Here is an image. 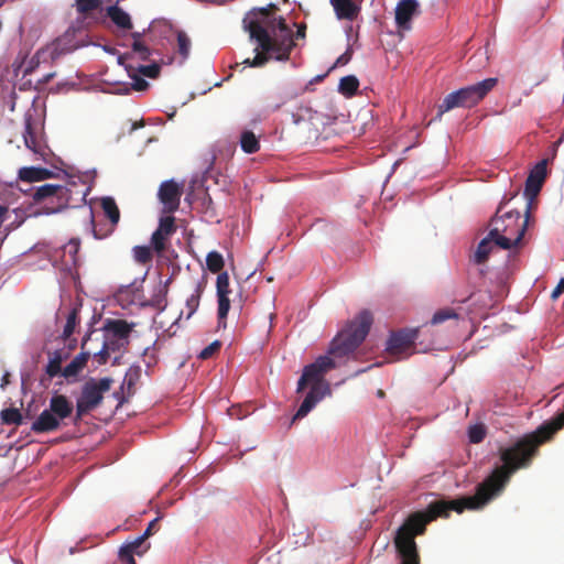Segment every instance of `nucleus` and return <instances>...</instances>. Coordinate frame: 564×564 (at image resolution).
Here are the masks:
<instances>
[{
    "instance_id": "27",
    "label": "nucleus",
    "mask_w": 564,
    "mask_h": 564,
    "mask_svg": "<svg viewBox=\"0 0 564 564\" xmlns=\"http://www.w3.org/2000/svg\"><path fill=\"white\" fill-rule=\"evenodd\" d=\"M172 281V278L167 279L164 283H160L155 293L152 295L150 305L159 311H164L167 305V293L169 285Z\"/></svg>"
},
{
    "instance_id": "33",
    "label": "nucleus",
    "mask_w": 564,
    "mask_h": 564,
    "mask_svg": "<svg viewBox=\"0 0 564 564\" xmlns=\"http://www.w3.org/2000/svg\"><path fill=\"white\" fill-rule=\"evenodd\" d=\"M207 269L213 273H220L225 262L223 256L218 251H210L206 257Z\"/></svg>"
},
{
    "instance_id": "39",
    "label": "nucleus",
    "mask_w": 564,
    "mask_h": 564,
    "mask_svg": "<svg viewBox=\"0 0 564 564\" xmlns=\"http://www.w3.org/2000/svg\"><path fill=\"white\" fill-rule=\"evenodd\" d=\"M101 6V0H76V8L80 14H88Z\"/></svg>"
},
{
    "instance_id": "20",
    "label": "nucleus",
    "mask_w": 564,
    "mask_h": 564,
    "mask_svg": "<svg viewBox=\"0 0 564 564\" xmlns=\"http://www.w3.org/2000/svg\"><path fill=\"white\" fill-rule=\"evenodd\" d=\"M321 386L313 384L310 392L306 394L302 404L297 409L296 413L293 416V421L303 419L306 416L310 411L316 405V403L322 400L323 394L319 393Z\"/></svg>"
},
{
    "instance_id": "31",
    "label": "nucleus",
    "mask_w": 564,
    "mask_h": 564,
    "mask_svg": "<svg viewBox=\"0 0 564 564\" xmlns=\"http://www.w3.org/2000/svg\"><path fill=\"white\" fill-rule=\"evenodd\" d=\"M459 318V314L456 312V310L452 307H444L436 311L431 319L432 325H438L442 324L448 319H455L457 321Z\"/></svg>"
},
{
    "instance_id": "40",
    "label": "nucleus",
    "mask_w": 564,
    "mask_h": 564,
    "mask_svg": "<svg viewBox=\"0 0 564 564\" xmlns=\"http://www.w3.org/2000/svg\"><path fill=\"white\" fill-rule=\"evenodd\" d=\"M147 539L148 538H145L142 534V535L135 538L133 541L123 544L122 546L123 547H129L131 550V552L137 554V555H142L149 549V546H150L148 544L147 546L143 547Z\"/></svg>"
},
{
    "instance_id": "34",
    "label": "nucleus",
    "mask_w": 564,
    "mask_h": 564,
    "mask_svg": "<svg viewBox=\"0 0 564 564\" xmlns=\"http://www.w3.org/2000/svg\"><path fill=\"white\" fill-rule=\"evenodd\" d=\"M1 421L3 424L20 425L23 421L21 412L17 408L3 409L0 413Z\"/></svg>"
},
{
    "instance_id": "23",
    "label": "nucleus",
    "mask_w": 564,
    "mask_h": 564,
    "mask_svg": "<svg viewBox=\"0 0 564 564\" xmlns=\"http://www.w3.org/2000/svg\"><path fill=\"white\" fill-rule=\"evenodd\" d=\"M52 175V171L45 167L25 166L19 170V178L29 183L44 181Z\"/></svg>"
},
{
    "instance_id": "35",
    "label": "nucleus",
    "mask_w": 564,
    "mask_h": 564,
    "mask_svg": "<svg viewBox=\"0 0 564 564\" xmlns=\"http://www.w3.org/2000/svg\"><path fill=\"white\" fill-rule=\"evenodd\" d=\"M218 299V326L226 327V318L230 308V301L228 295H217Z\"/></svg>"
},
{
    "instance_id": "17",
    "label": "nucleus",
    "mask_w": 564,
    "mask_h": 564,
    "mask_svg": "<svg viewBox=\"0 0 564 564\" xmlns=\"http://www.w3.org/2000/svg\"><path fill=\"white\" fill-rule=\"evenodd\" d=\"M61 421L50 411L44 410L32 423L31 430L34 433H48L58 430Z\"/></svg>"
},
{
    "instance_id": "22",
    "label": "nucleus",
    "mask_w": 564,
    "mask_h": 564,
    "mask_svg": "<svg viewBox=\"0 0 564 564\" xmlns=\"http://www.w3.org/2000/svg\"><path fill=\"white\" fill-rule=\"evenodd\" d=\"M23 139L25 147L33 151L35 154H39L43 158L44 155V147L42 145L41 140L37 138L34 128L32 126L31 118L25 120V127L23 132Z\"/></svg>"
},
{
    "instance_id": "28",
    "label": "nucleus",
    "mask_w": 564,
    "mask_h": 564,
    "mask_svg": "<svg viewBox=\"0 0 564 564\" xmlns=\"http://www.w3.org/2000/svg\"><path fill=\"white\" fill-rule=\"evenodd\" d=\"M276 10H278V7L273 3H270L268 7L259 9V13L262 15V19L254 20V21H260L262 23V25L269 30L270 34H273L270 25H273L275 29V33L280 34V30L278 28V22L274 21V19L279 20L281 17L270 18L271 14Z\"/></svg>"
},
{
    "instance_id": "8",
    "label": "nucleus",
    "mask_w": 564,
    "mask_h": 564,
    "mask_svg": "<svg viewBox=\"0 0 564 564\" xmlns=\"http://www.w3.org/2000/svg\"><path fill=\"white\" fill-rule=\"evenodd\" d=\"M78 47H80V44L74 41V33L66 32L46 47L37 51L32 58V63L36 61V64H40L48 59L54 63L62 56L76 51Z\"/></svg>"
},
{
    "instance_id": "30",
    "label": "nucleus",
    "mask_w": 564,
    "mask_h": 564,
    "mask_svg": "<svg viewBox=\"0 0 564 564\" xmlns=\"http://www.w3.org/2000/svg\"><path fill=\"white\" fill-rule=\"evenodd\" d=\"M359 87V80L354 75L345 76L339 82V93L344 96L351 97L356 94Z\"/></svg>"
},
{
    "instance_id": "18",
    "label": "nucleus",
    "mask_w": 564,
    "mask_h": 564,
    "mask_svg": "<svg viewBox=\"0 0 564 564\" xmlns=\"http://www.w3.org/2000/svg\"><path fill=\"white\" fill-rule=\"evenodd\" d=\"M336 17L339 20H355L360 11V8L352 0H330Z\"/></svg>"
},
{
    "instance_id": "42",
    "label": "nucleus",
    "mask_w": 564,
    "mask_h": 564,
    "mask_svg": "<svg viewBox=\"0 0 564 564\" xmlns=\"http://www.w3.org/2000/svg\"><path fill=\"white\" fill-rule=\"evenodd\" d=\"M217 295H229V275L227 272H220L216 281Z\"/></svg>"
},
{
    "instance_id": "5",
    "label": "nucleus",
    "mask_w": 564,
    "mask_h": 564,
    "mask_svg": "<svg viewBox=\"0 0 564 564\" xmlns=\"http://www.w3.org/2000/svg\"><path fill=\"white\" fill-rule=\"evenodd\" d=\"M134 324L126 319H107L104 325V340L101 348L94 352L98 365H105L111 352L127 349L130 343V334Z\"/></svg>"
},
{
    "instance_id": "48",
    "label": "nucleus",
    "mask_w": 564,
    "mask_h": 564,
    "mask_svg": "<svg viewBox=\"0 0 564 564\" xmlns=\"http://www.w3.org/2000/svg\"><path fill=\"white\" fill-rule=\"evenodd\" d=\"M312 382L313 384H315V380L314 378L312 377V375L304 368L303 369V373L301 376V378L299 379V382H297V392H302L306 384Z\"/></svg>"
},
{
    "instance_id": "11",
    "label": "nucleus",
    "mask_w": 564,
    "mask_h": 564,
    "mask_svg": "<svg viewBox=\"0 0 564 564\" xmlns=\"http://www.w3.org/2000/svg\"><path fill=\"white\" fill-rule=\"evenodd\" d=\"M416 535H395L394 544L401 557V564H420V556L415 543Z\"/></svg>"
},
{
    "instance_id": "19",
    "label": "nucleus",
    "mask_w": 564,
    "mask_h": 564,
    "mask_svg": "<svg viewBox=\"0 0 564 564\" xmlns=\"http://www.w3.org/2000/svg\"><path fill=\"white\" fill-rule=\"evenodd\" d=\"M48 409L59 421H63L72 415L74 405L65 395L56 394L51 398Z\"/></svg>"
},
{
    "instance_id": "7",
    "label": "nucleus",
    "mask_w": 564,
    "mask_h": 564,
    "mask_svg": "<svg viewBox=\"0 0 564 564\" xmlns=\"http://www.w3.org/2000/svg\"><path fill=\"white\" fill-rule=\"evenodd\" d=\"M70 189L63 185L45 184L36 188L33 194L35 203L46 202L43 206L44 214H54L68 206Z\"/></svg>"
},
{
    "instance_id": "49",
    "label": "nucleus",
    "mask_w": 564,
    "mask_h": 564,
    "mask_svg": "<svg viewBox=\"0 0 564 564\" xmlns=\"http://www.w3.org/2000/svg\"><path fill=\"white\" fill-rule=\"evenodd\" d=\"M524 196L527 198L524 220H528V224H530L532 210L536 206V199H535L536 196H531V195H524Z\"/></svg>"
},
{
    "instance_id": "44",
    "label": "nucleus",
    "mask_w": 564,
    "mask_h": 564,
    "mask_svg": "<svg viewBox=\"0 0 564 564\" xmlns=\"http://www.w3.org/2000/svg\"><path fill=\"white\" fill-rule=\"evenodd\" d=\"M132 54H137L141 61H148L152 55V50L147 46L143 42L132 43Z\"/></svg>"
},
{
    "instance_id": "26",
    "label": "nucleus",
    "mask_w": 564,
    "mask_h": 564,
    "mask_svg": "<svg viewBox=\"0 0 564 564\" xmlns=\"http://www.w3.org/2000/svg\"><path fill=\"white\" fill-rule=\"evenodd\" d=\"M68 357V354L63 350H55L45 367V372L50 379L62 375V364Z\"/></svg>"
},
{
    "instance_id": "59",
    "label": "nucleus",
    "mask_w": 564,
    "mask_h": 564,
    "mask_svg": "<svg viewBox=\"0 0 564 564\" xmlns=\"http://www.w3.org/2000/svg\"><path fill=\"white\" fill-rule=\"evenodd\" d=\"M378 395H379V397H383V395H384V392H383L382 390H379V391H378Z\"/></svg>"
},
{
    "instance_id": "14",
    "label": "nucleus",
    "mask_w": 564,
    "mask_h": 564,
    "mask_svg": "<svg viewBox=\"0 0 564 564\" xmlns=\"http://www.w3.org/2000/svg\"><path fill=\"white\" fill-rule=\"evenodd\" d=\"M547 160L538 162L531 170L524 187V195L538 196L546 178Z\"/></svg>"
},
{
    "instance_id": "37",
    "label": "nucleus",
    "mask_w": 564,
    "mask_h": 564,
    "mask_svg": "<svg viewBox=\"0 0 564 564\" xmlns=\"http://www.w3.org/2000/svg\"><path fill=\"white\" fill-rule=\"evenodd\" d=\"M78 308H73L68 315L67 321L63 329V338L67 339L74 333L76 325L78 324Z\"/></svg>"
},
{
    "instance_id": "3",
    "label": "nucleus",
    "mask_w": 564,
    "mask_h": 564,
    "mask_svg": "<svg viewBox=\"0 0 564 564\" xmlns=\"http://www.w3.org/2000/svg\"><path fill=\"white\" fill-rule=\"evenodd\" d=\"M503 196L496 214L489 221V235L495 238V245L501 249L510 250L522 243L524 234L529 227L528 220H521L518 210H509L501 214L505 205L511 199Z\"/></svg>"
},
{
    "instance_id": "21",
    "label": "nucleus",
    "mask_w": 564,
    "mask_h": 564,
    "mask_svg": "<svg viewBox=\"0 0 564 564\" xmlns=\"http://www.w3.org/2000/svg\"><path fill=\"white\" fill-rule=\"evenodd\" d=\"M131 58V54L124 53L119 55L118 63L122 66H124L129 77L133 80L132 88L137 91H142L148 88L149 83L139 76V73L135 72V66L127 63L128 59Z\"/></svg>"
},
{
    "instance_id": "2",
    "label": "nucleus",
    "mask_w": 564,
    "mask_h": 564,
    "mask_svg": "<svg viewBox=\"0 0 564 564\" xmlns=\"http://www.w3.org/2000/svg\"><path fill=\"white\" fill-rule=\"evenodd\" d=\"M274 21L278 22L280 34L275 33L273 25H270L273 33L270 34L269 30L260 21H250L248 23L247 30L250 39L256 40L258 45L254 48L256 56L252 59L246 58L242 64L250 67H262L271 58L280 62L290 59L291 52L295 46L293 32L285 23L284 18L274 19Z\"/></svg>"
},
{
    "instance_id": "46",
    "label": "nucleus",
    "mask_w": 564,
    "mask_h": 564,
    "mask_svg": "<svg viewBox=\"0 0 564 564\" xmlns=\"http://www.w3.org/2000/svg\"><path fill=\"white\" fill-rule=\"evenodd\" d=\"M80 248V240L78 238H73L65 246V252H67L73 260L74 263L77 262V254Z\"/></svg>"
},
{
    "instance_id": "4",
    "label": "nucleus",
    "mask_w": 564,
    "mask_h": 564,
    "mask_svg": "<svg viewBox=\"0 0 564 564\" xmlns=\"http://www.w3.org/2000/svg\"><path fill=\"white\" fill-rule=\"evenodd\" d=\"M497 78H486L446 95L437 107V119L454 108H471L478 105L497 85Z\"/></svg>"
},
{
    "instance_id": "6",
    "label": "nucleus",
    "mask_w": 564,
    "mask_h": 564,
    "mask_svg": "<svg viewBox=\"0 0 564 564\" xmlns=\"http://www.w3.org/2000/svg\"><path fill=\"white\" fill-rule=\"evenodd\" d=\"M113 380L109 377L88 379L82 387L80 395L76 402L74 423L82 421L83 416L99 406L104 400V393L111 388Z\"/></svg>"
},
{
    "instance_id": "56",
    "label": "nucleus",
    "mask_w": 564,
    "mask_h": 564,
    "mask_svg": "<svg viewBox=\"0 0 564 564\" xmlns=\"http://www.w3.org/2000/svg\"><path fill=\"white\" fill-rule=\"evenodd\" d=\"M305 25H301L299 26L297 31H296V36L297 37H304L305 36Z\"/></svg>"
},
{
    "instance_id": "9",
    "label": "nucleus",
    "mask_w": 564,
    "mask_h": 564,
    "mask_svg": "<svg viewBox=\"0 0 564 564\" xmlns=\"http://www.w3.org/2000/svg\"><path fill=\"white\" fill-rule=\"evenodd\" d=\"M417 334V329H401L392 333L387 341L386 350L392 356L410 355Z\"/></svg>"
},
{
    "instance_id": "54",
    "label": "nucleus",
    "mask_w": 564,
    "mask_h": 564,
    "mask_svg": "<svg viewBox=\"0 0 564 564\" xmlns=\"http://www.w3.org/2000/svg\"><path fill=\"white\" fill-rule=\"evenodd\" d=\"M144 36V33L141 32H132L131 37L133 39V43L142 42V37Z\"/></svg>"
},
{
    "instance_id": "58",
    "label": "nucleus",
    "mask_w": 564,
    "mask_h": 564,
    "mask_svg": "<svg viewBox=\"0 0 564 564\" xmlns=\"http://www.w3.org/2000/svg\"><path fill=\"white\" fill-rule=\"evenodd\" d=\"M6 212H7V208L0 207V225L3 221V217H4Z\"/></svg>"
},
{
    "instance_id": "53",
    "label": "nucleus",
    "mask_w": 564,
    "mask_h": 564,
    "mask_svg": "<svg viewBox=\"0 0 564 564\" xmlns=\"http://www.w3.org/2000/svg\"><path fill=\"white\" fill-rule=\"evenodd\" d=\"M55 77V73H47L45 74L39 82L41 84H47Z\"/></svg>"
},
{
    "instance_id": "51",
    "label": "nucleus",
    "mask_w": 564,
    "mask_h": 564,
    "mask_svg": "<svg viewBox=\"0 0 564 564\" xmlns=\"http://www.w3.org/2000/svg\"><path fill=\"white\" fill-rule=\"evenodd\" d=\"M160 518H155L153 519L149 524H148V528L145 529V531L143 532V535L145 538H149L151 536L156 530V525H158V522H159Z\"/></svg>"
},
{
    "instance_id": "1",
    "label": "nucleus",
    "mask_w": 564,
    "mask_h": 564,
    "mask_svg": "<svg viewBox=\"0 0 564 564\" xmlns=\"http://www.w3.org/2000/svg\"><path fill=\"white\" fill-rule=\"evenodd\" d=\"M372 324L369 311L360 312L330 341L327 355L319 356L304 368L312 375L315 384L319 386L323 376L338 366V361L348 358L360 346Z\"/></svg>"
},
{
    "instance_id": "55",
    "label": "nucleus",
    "mask_w": 564,
    "mask_h": 564,
    "mask_svg": "<svg viewBox=\"0 0 564 564\" xmlns=\"http://www.w3.org/2000/svg\"><path fill=\"white\" fill-rule=\"evenodd\" d=\"M89 221H90V224L93 225V230H94V229H96V230H99V231H101V232H105V231L108 229V228H106V229H105V228H97V227L95 226L94 215H93V212H91V210L89 212Z\"/></svg>"
},
{
    "instance_id": "41",
    "label": "nucleus",
    "mask_w": 564,
    "mask_h": 564,
    "mask_svg": "<svg viewBox=\"0 0 564 564\" xmlns=\"http://www.w3.org/2000/svg\"><path fill=\"white\" fill-rule=\"evenodd\" d=\"M135 72L149 78H156L160 75L161 66L158 63L135 66Z\"/></svg>"
},
{
    "instance_id": "10",
    "label": "nucleus",
    "mask_w": 564,
    "mask_h": 564,
    "mask_svg": "<svg viewBox=\"0 0 564 564\" xmlns=\"http://www.w3.org/2000/svg\"><path fill=\"white\" fill-rule=\"evenodd\" d=\"M183 194L182 186L174 180L164 181L159 188L158 197L163 204V210L172 214L180 207L181 196Z\"/></svg>"
},
{
    "instance_id": "24",
    "label": "nucleus",
    "mask_w": 564,
    "mask_h": 564,
    "mask_svg": "<svg viewBox=\"0 0 564 564\" xmlns=\"http://www.w3.org/2000/svg\"><path fill=\"white\" fill-rule=\"evenodd\" d=\"M107 15L110 20L122 30H131L132 22L130 15L118 6L107 8Z\"/></svg>"
},
{
    "instance_id": "12",
    "label": "nucleus",
    "mask_w": 564,
    "mask_h": 564,
    "mask_svg": "<svg viewBox=\"0 0 564 564\" xmlns=\"http://www.w3.org/2000/svg\"><path fill=\"white\" fill-rule=\"evenodd\" d=\"M176 231L175 218L173 216H165L160 218L159 227L152 234L151 243L153 249L161 253L166 248V240Z\"/></svg>"
},
{
    "instance_id": "38",
    "label": "nucleus",
    "mask_w": 564,
    "mask_h": 564,
    "mask_svg": "<svg viewBox=\"0 0 564 564\" xmlns=\"http://www.w3.org/2000/svg\"><path fill=\"white\" fill-rule=\"evenodd\" d=\"M133 256H134L135 261L141 263V264L149 263L152 260V258H153L152 250L148 246H137V247H134L133 248Z\"/></svg>"
},
{
    "instance_id": "43",
    "label": "nucleus",
    "mask_w": 564,
    "mask_h": 564,
    "mask_svg": "<svg viewBox=\"0 0 564 564\" xmlns=\"http://www.w3.org/2000/svg\"><path fill=\"white\" fill-rule=\"evenodd\" d=\"M486 436V429L482 424H475L468 430L469 441L474 444L480 443Z\"/></svg>"
},
{
    "instance_id": "57",
    "label": "nucleus",
    "mask_w": 564,
    "mask_h": 564,
    "mask_svg": "<svg viewBox=\"0 0 564 564\" xmlns=\"http://www.w3.org/2000/svg\"><path fill=\"white\" fill-rule=\"evenodd\" d=\"M10 373L6 372L2 377L1 388H4L9 383Z\"/></svg>"
},
{
    "instance_id": "13",
    "label": "nucleus",
    "mask_w": 564,
    "mask_h": 564,
    "mask_svg": "<svg viewBox=\"0 0 564 564\" xmlns=\"http://www.w3.org/2000/svg\"><path fill=\"white\" fill-rule=\"evenodd\" d=\"M420 13L416 0H401L395 7V23L400 31H409L414 15Z\"/></svg>"
},
{
    "instance_id": "32",
    "label": "nucleus",
    "mask_w": 564,
    "mask_h": 564,
    "mask_svg": "<svg viewBox=\"0 0 564 564\" xmlns=\"http://www.w3.org/2000/svg\"><path fill=\"white\" fill-rule=\"evenodd\" d=\"M203 291V284L197 283L194 293L186 300V307L188 310L187 318H191V316L197 311Z\"/></svg>"
},
{
    "instance_id": "15",
    "label": "nucleus",
    "mask_w": 564,
    "mask_h": 564,
    "mask_svg": "<svg viewBox=\"0 0 564 564\" xmlns=\"http://www.w3.org/2000/svg\"><path fill=\"white\" fill-rule=\"evenodd\" d=\"M90 340V335L85 337L82 341V352L78 354L65 368H63L62 376L66 379L76 377L85 367L93 355L87 348V344Z\"/></svg>"
},
{
    "instance_id": "29",
    "label": "nucleus",
    "mask_w": 564,
    "mask_h": 564,
    "mask_svg": "<svg viewBox=\"0 0 564 564\" xmlns=\"http://www.w3.org/2000/svg\"><path fill=\"white\" fill-rule=\"evenodd\" d=\"M240 147L243 152L252 154L259 151L260 142L252 131L245 130L240 135Z\"/></svg>"
},
{
    "instance_id": "16",
    "label": "nucleus",
    "mask_w": 564,
    "mask_h": 564,
    "mask_svg": "<svg viewBox=\"0 0 564 564\" xmlns=\"http://www.w3.org/2000/svg\"><path fill=\"white\" fill-rule=\"evenodd\" d=\"M101 207L105 215L110 220V227L105 232L94 229V237L96 239H104L110 236L120 219V210L112 197H104L101 199Z\"/></svg>"
},
{
    "instance_id": "52",
    "label": "nucleus",
    "mask_w": 564,
    "mask_h": 564,
    "mask_svg": "<svg viewBox=\"0 0 564 564\" xmlns=\"http://www.w3.org/2000/svg\"><path fill=\"white\" fill-rule=\"evenodd\" d=\"M564 292V278L560 280L555 289L552 291L551 297L553 300H556L560 297V295Z\"/></svg>"
},
{
    "instance_id": "45",
    "label": "nucleus",
    "mask_w": 564,
    "mask_h": 564,
    "mask_svg": "<svg viewBox=\"0 0 564 564\" xmlns=\"http://www.w3.org/2000/svg\"><path fill=\"white\" fill-rule=\"evenodd\" d=\"M221 347V343L219 340H214L207 347H205L198 355V357L203 360L212 358L216 352L219 351Z\"/></svg>"
},
{
    "instance_id": "47",
    "label": "nucleus",
    "mask_w": 564,
    "mask_h": 564,
    "mask_svg": "<svg viewBox=\"0 0 564 564\" xmlns=\"http://www.w3.org/2000/svg\"><path fill=\"white\" fill-rule=\"evenodd\" d=\"M134 553L131 552L129 547L121 546L119 549V560L124 564H137L134 560Z\"/></svg>"
},
{
    "instance_id": "25",
    "label": "nucleus",
    "mask_w": 564,
    "mask_h": 564,
    "mask_svg": "<svg viewBox=\"0 0 564 564\" xmlns=\"http://www.w3.org/2000/svg\"><path fill=\"white\" fill-rule=\"evenodd\" d=\"M492 243H495V238L490 237V235L488 234L478 243V247H477L474 256L471 257V261L475 264H482V263H485L488 260L489 254H490V252L492 250Z\"/></svg>"
},
{
    "instance_id": "36",
    "label": "nucleus",
    "mask_w": 564,
    "mask_h": 564,
    "mask_svg": "<svg viewBox=\"0 0 564 564\" xmlns=\"http://www.w3.org/2000/svg\"><path fill=\"white\" fill-rule=\"evenodd\" d=\"M177 52L183 57V59L187 58L191 50V39L184 31H177Z\"/></svg>"
},
{
    "instance_id": "50",
    "label": "nucleus",
    "mask_w": 564,
    "mask_h": 564,
    "mask_svg": "<svg viewBox=\"0 0 564 564\" xmlns=\"http://www.w3.org/2000/svg\"><path fill=\"white\" fill-rule=\"evenodd\" d=\"M352 56V51L348 48L344 54H341L337 59L335 65H346Z\"/></svg>"
}]
</instances>
